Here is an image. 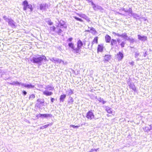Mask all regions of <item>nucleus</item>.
I'll return each mask as SVG.
<instances>
[{"label": "nucleus", "mask_w": 152, "mask_h": 152, "mask_svg": "<svg viewBox=\"0 0 152 152\" xmlns=\"http://www.w3.org/2000/svg\"><path fill=\"white\" fill-rule=\"evenodd\" d=\"M30 59L33 63L38 64V66H40L42 65V63L45 64L44 62L48 61L46 56L42 55H35L34 56L31 57Z\"/></svg>", "instance_id": "nucleus-1"}, {"label": "nucleus", "mask_w": 152, "mask_h": 152, "mask_svg": "<svg viewBox=\"0 0 152 152\" xmlns=\"http://www.w3.org/2000/svg\"><path fill=\"white\" fill-rule=\"evenodd\" d=\"M22 5L23 6V10L24 11H26L28 9H29L30 12H32L34 7L32 4L28 3L27 0H25L22 2Z\"/></svg>", "instance_id": "nucleus-2"}, {"label": "nucleus", "mask_w": 152, "mask_h": 152, "mask_svg": "<svg viewBox=\"0 0 152 152\" xmlns=\"http://www.w3.org/2000/svg\"><path fill=\"white\" fill-rule=\"evenodd\" d=\"M94 110H90L88 111V112L86 113V117L88 119L91 120L92 119H94L95 120H97L100 118L101 117L100 116L98 117H96L94 114Z\"/></svg>", "instance_id": "nucleus-3"}, {"label": "nucleus", "mask_w": 152, "mask_h": 152, "mask_svg": "<svg viewBox=\"0 0 152 152\" xmlns=\"http://www.w3.org/2000/svg\"><path fill=\"white\" fill-rule=\"evenodd\" d=\"M84 45L86 47V41L84 40L83 42L80 39H79L77 42V55L80 54V49L82 48V47Z\"/></svg>", "instance_id": "nucleus-4"}, {"label": "nucleus", "mask_w": 152, "mask_h": 152, "mask_svg": "<svg viewBox=\"0 0 152 152\" xmlns=\"http://www.w3.org/2000/svg\"><path fill=\"white\" fill-rule=\"evenodd\" d=\"M50 6L46 3H42L39 4V8L40 10L46 11L47 9H49Z\"/></svg>", "instance_id": "nucleus-5"}, {"label": "nucleus", "mask_w": 152, "mask_h": 152, "mask_svg": "<svg viewBox=\"0 0 152 152\" xmlns=\"http://www.w3.org/2000/svg\"><path fill=\"white\" fill-rule=\"evenodd\" d=\"M68 46L69 48H71L72 51L73 53L76 55H77V49L75 47L74 44L72 42H69L68 43Z\"/></svg>", "instance_id": "nucleus-6"}, {"label": "nucleus", "mask_w": 152, "mask_h": 152, "mask_svg": "<svg viewBox=\"0 0 152 152\" xmlns=\"http://www.w3.org/2000/svg\"><path fill=\"white\" fill-rule=\"evenodd\" d=\"M7 22L8 23V25L12 28H15L17 26L16 23L11 18H10L9 20Z\"/></svg>", "instance_id": "nucleus-7"}, {"label": "nucleus", "mask_w": 152, "mask_h": 152, "mask_svg": "<svg viewBox=\"0 0 152 152\" xmlns=\"http://www.w3.org/2000/svg\"><path fill=\"white\" fill-rule=\"evenodd\" d=\"M91 5L92 6V8L95 11H96L98 10H99L101 11L104 10L103 8L100 6L98 5L97 4H96L94 2L92 3Z\"/></svg>", "instance_id": "nucleus-8"}, {"label": "nucleus", "mask_w": 152, "mask_h": 152, "mask_svg": "<svg viewBox=\"0 0 152 152\" xmlns=\"http://www.w3.org/2000/svg\"><path fill=\"white\" fill-rule=\"evenodd\" d=\"M129 15L130 16H132L134 18L137 19V17H139L140 15L136 13H133L132 8L131 9L129 10Z\"/></svg>", "instance_id": "nucleus-9"}, {"label": "nucleus", "mask_w": 152, "mask_h": 152, "mask_svg": "<svg viewBox=\"0 0 152 152\" xmlns=\"http://www.w3.org/2000/svg\"><path fill=\"white\" fill-rule=\"evenodd\" d=\"M22 87L27 88H34L35 86L33 85L31 83H22Z\"/></svg>", "instance_id": "nucleus-10"}, {"label": "nucleus", "mask_w": 152, "mask_h": 152, "mask_svg": "<svg viewBox=\"0 0 152 152\" xmlns=\"http://www.w3.org/2000/svg\"><path fill=\"white\" fill-rule=\"evenodd\" d=\"M124 57V54L123 51H119L117 54V58L118 61H121Z\"/></svg>", "instance_id": "nucleus-11"}, {"label": "nucleus", "mask_w": 152, "mask_h": 152, "mask_svg": "<svg viewBox=\"0 0 152 152\" xmlns=\"http://www.w3.org/2000/svg\"><path fill=\"white\" fill-rule=\"evenodd\" d=\"M137 38L139 40L144 42L146 41L148 39L146 36L141 35L139 34L137 35Z\"/></svg>", "instance_id": "nucleus-12"}, {"label": "nucleus", "mask_w": 152, "mask_h": 152, "mask_svg": "<svg viewBox=\"0 0 152 152\" xmlns=\"http://www.w3.org/2000/svg\"><path fill=\"white\" fill-rule=\"evenodd\" d=\"M77 15L80 17L85 19L87 22H89L90 21V19L85 14H83L78 13Z\"/></svg>", "instance_id": "nucleus-13"}, {"label": "nucleus", "mask_w": 152, "mask_h": 152, "mask_svg": "<svg viewBox=\"0 0 152 152\" xmlns=\"http://www.w3.org/2000/svg\"><path fill=\"white\" fill-rule=\"evenodd\" d=\"M59 25H60V26L61 28H67L66 22L63 20H61L59 21V23L57 26H59Z\"/></svg>", "instance_id": "nucleus-14"}, {"label": "nucleus", "mask_w": 152, "mask_h": 152, "mask_svg": "<svg viewBox=\"0 0 152 152\" xmlns=\"http://www.w3.org/2000/svg\"><path fill=\"white\" fill-rule=\"evenodd\" d=\"M59 28V26H57V29L55 31V32H56L58 35H61L62 36H64V34H63V31L62 29Z\"/></svg>", "instance_id": "nucleus-15"}, {"label": "nucleus", "mask_w": 152, "mask_h": 152, "mask_svg": "<svg viewBox=\"0 0 152 152\" xmlns=\"http://www.w3.org/2000/svg\"><path fill=\"white\" fill-rule=\"evenodd\" d=\"M53 115L50 113L42 114V119H49L51 118Z\"/></svg>", "instance_id": "nucleus-16"}, {"label": "nucleus", "mask_w": 152, "mask_h": 152, "mask_svg": "<svg viewBox=\"0 0 152 152\" xmlns=\"http://www.w3.org/2000/svg\"><path fill=\"white\" fill-rule=\"evenodd\" d=\"M110 45L112 48H113L115 46L118 47L117 45V41L116 39H112L110 42Z\"/></svg>", "instance_id": "nucleus-17"}, {"label": "nucleus", "mask_w": 152, "mask_h": 152, "mask_svg": "<svg viewBox=\"0 0 152 152\" xmlns=\"http://www.w3.org/2000/svg\"><path fill=\"white\" fill-rule=\"evenodd\" d=\"M98 37H96L94 38V39L93 40L92 42V43H91L92 45H91V46H90V47H88V49L89 50H91V49H92L93 45L94 43H96V44L98 43Z\"/></svg>", "instance_id": "nucleus-18"}, {"label": "nucleus", "mask_w": 152, "mask_h": 152, "mask_svg": "<svg viewBox=\"0 0 152 152\" xmlns=\"http://www.w3.org/2000/svg\"><path fill=\"white\" fill-rule=\"evenodd\" d=\"M10 85H12L18 86H20V85L22 86V83L19 82L17 81H13L12 83H8Z\"/></svg>", "instance_id": "nucleus-19"}, {"label": "nucleus", "mask_w": 152, "mask_h": 152, "mask_svg": "<svg viewBox=\"0 0 152 152\" xmlns=\"http://www.w3.org/2000/svg\"><path fill=\"white\" fill-rule=\"evenodd\" d=\"M105 39L106 42L110 43L112 39L110 36L108 34H107L105 36Z\"/></svg>", "instance_id": "nucleus-20"}, {"label": "nucleus", "mask_w": 152, "mask_h": 152, "mask_svg": "<svg viewBox=\"0 0 152 152\" xmlns=\"http://www.w3.org/2000/svg\"><path fill=\"white\" fill-rule=\"evenodd\" d=\"M43 94L46 96H50L53 94V93L52 91H49L46 90L43 91Z\"/></svg>", "instance_id": "nucleus-21"}, {"label": "nucleus", "mask_w": 152, "mask_h": 152, "mask_svg": "<svg viewBox=\"0 0 152 152\" xmlns=\"http://www.w3.org/2000/svg\"><path fill=\"white\" fill-rule=\"evenodd\" d=\"M104 47L103 45H99L98 46L97 51V52H102L103 50Z\"/></svg>", "instance_id": "nucleus-22"}, {"label": "nucleus", "mask_w": 152, "mask_h": 152, "mask_svg": "<svg viewBox=\"0 0 152 152\" xmlns=\"http://www.w3.org/2000/svg\"><path fill=\"white\" fill-rule=\"evenodd\" d=\"M121 37L125 39L126 40H128L129 39V37L128 36L126 33L124 32L121 34Z\"/></svg>", "instance_id": "nucleus-23"}, {"label": "nucleus", "mask_w": 152, "mask_h": 152, "mask_svg": "<svg viewBox=\"0 0 152 152\" xmlns=\"http://www.w3.org/2000/svg\"><path fill=\"white\" fill-rule=\"evenodd\" d=\"M66 97V95L65 94H63L61 95L60 97L59 101L60 102H63L65 99Z\"/></svg>", "instance_id": "nucleus-24"}, {"label": "nucleus", "mask_w": 152, "mask_h": 152, "mask_svg": "<svg viewBox=\"0 0 152 152\" xmlns=\"http://www.w3.org/2000/svg\"><path fill=\"white\" fill-rule=\"evenodd\" d=\"M129 88L132 89L133 91L135 92L136 89L135 85L132 83H130L129 85Z\"/></svg>", "instance_id": "nucleus-25"}, {"label": "nucleus", "mask_w": 152, "mask_h": 152, "mask_svg": "<svg viewBox=\"0 0 152 152\" xmlns=\"http://www.w3.org/2000/svg\"><path fill=\"white\" fill-rule=\"evenodd\" d=\"M105 110L107 112L109 113H112V109L109 107L106 106L105 107Z\"/></svg>", "instance_id": "nucleus-26"}, {"label": "nucleus", "mask_w": 152, "mask_h": 152, "mask_svg": "<svg viewBox=\"0 0 152 152\" xmlns=\"http://www.w3.org/2000/svg\"><path fill=\"white\" fill-rule=\"evenodd\" d=\"M45 88L47 90L52 91L54 89V87L50 85L46 86Z\"/></svg>", "instance_id": "nucleus-27"}, {"label": "nucleus", "mask_w": 152, "mask_h": 152, "mask_svg": "<svg viewBox=\"0 0 152 152\" xmlns=\"http://www.w3.org/2000/svg\"><path fill=\"white\" fill-rule=\"evenodd\" d=\"M104 58L105 61H108L111 58V56L109 55H105L104 56Z\"/></svg>", "instance_id": "nucleus-28"}, {"label": "nucleus", "mask_w": 152, "mask_h": 152, "mask_svg": "<svg viewBox=\"0 0 152 152\" xmlns=\"http://www.w3.org/2000/svg\"><path fill=\"white\" fill-rule=\"evenodd\" d=\"M53 124V123L52 122L47 124L43 126L40 127V129H43L48 127L49 126H51Z\"/></svg>", "instance_id": "nucleus-29"}, {"label": "nucleus", "mask_w": 152, "mask_h": 152, "mask_svg": "<svg viewBox=\"0 0 152 152\" xmlns=\"http://www.w3.org/2000/svg\"><path fill=\"white\" fill-rule=\"evenodd\" d=\"M37 102H39V104H42V105L44 106L43 104L44 103L45 101L43 99L42 100L40 99H37Z\"/></svg>", "instance_id": "nucleus-30"}, {"label": "nucleus", "mask_w": 152, "mask_h": 152, "mask_svg": "<svg viewBox=\"0 0 152 152\" xmlns=\"http://www.w3.org/2000/svg\"><path fill=\"white\" fill-rule=\"evenodd\" d=\"M127 41H129V42H130V45H133L134 44V42H135V40L132 37L130 38V37L129 38V39Z\"/></svg>", "instance_id": "nucleus-31"}, {"label": "nucleus", "mask_w": 152, "mask_h": 152, "mask_svg": "<svg viewBox=\"0 0 152 152\" xmlns=\"http://www.w3.org/2000/svg\"><path fill=\"white\" fill-rule=\"evenodd\" d=\"M90 31L91 33L93 34H95L97 32L95 29L92 27H90Z\"/></svg>", "instance_id": "nucleus-32"}, {"label": "nucleus", "mask_w": 152, "mask_h": 152, "mask_svg": "<svg viewBox=\"0 0 152 152\" xmlns=\"http://www.w3.org/2000/svg\"><path fill=\"white\" fill-rule=\"evenodd\" d=\"M74 101V100L73 98L72 97L70 96L69 98V101L68 102V104H70V103L72 104L73 103Z\"/></svg>", "instance_id": "nucleus-33"}, {"label": "nucleus", "mask_w": 152, "mask_h": 152, "mask_svg": "<svg viewBox=\"0 0 152 152\" xmlns=\"http://www.w3.org/2000/svg\"><path fill=\"white\" fill-rule=\"evenodd\" d=\"M97 100L100 102H102L103 104H104L106 102L104 101V99L103 98H102L101 97H99L98 98Z\"/></svg>", "instance_id": "nucleus-34"}, {"label": "nucleus", "mask_w": 152, "mask_h": 152, "mask_svg": "<svg viewBox=\"0 0 152 152\" xmlns=\"http://www.w3.org/2000/svg\"><path fill=\"white\" fill-rule=\"evenodd\" d=\"M131 7H129V8L128 9L126 10L123 7H121V8L120 10H122L124 11L125 12L128 13H129V9H131Z\"/></svg>", "instance_id": "nucleus-35"}, {"label": "nucleus", "mask_w": 152, "mask_h": 152, "mask_svg": "<svg viewBox=\"0 0 152 152\" xmlns=\"http://www.w3.org/2000/svg\"><path fill=\"white\" fill-rule=\"evenodd\" d=\"M35 97V95L34 94H31L29 95V99L30 100H32Z\"/></svg>", "instance_id": "nucleus-36"}, {"label": "nucleus", "mask_w": 152, "mask_h": 152, "mask_svg": "<svg viewBox=\"0 0 152 152\" xmlns=\"http://www.w3.org/2000/svg\"><path fill=\"white\" fill-rule=\"evenodd\" d=\"M74 19L77 21H80L81 22H83V20L77 16H74Z\"/></svg>", "instance_id": "nucleus-37"}, {"label": "nucleus", "mask_w": 152, "mask_h": 152, "mask_svg": "<svg viewBox=\"0 0 152 152\" xmlns=\"http://www.w3.org/2000/svg\"><path fill=\"white\" fill-rule=\"evenodd\" d=\"M3 18L6 22H7L10 19V18H8L5 15L3 16Z\"/></svg>", "instance_id": "nucleus-38"}, {"label": "nucleus", "mask_w": 152, "mask_h": 152, "mask_svg": "<svg viewBox=\"0 0 152 152\" xmlns=\"http://www.w3.org/2000/svg\"><path fill=\"white\" fill-rule=\"evenodd\" d=\"M36 117H37V119L39 118H42V114L39 113L37 114L36 115Z\"/></svg>", "instance_id": "nucleus-39"}, {"label": "nucleus", "mask_w": 152, "mask_h": 152, "mask_svg": "<svg viewBox=\"0 0 152 152\" xmlns=\"http://www.w3.org/2000/svg\"><path fill=\"white\" fill-rule=\"evenodd\" d=\"M57 28V27H56L54 26H52L50 27V29L51 30L53 31H54L56 30V29Z\"/></svg>", "instance_id": "nucleus-40"}, {"label": "nucleus", "mask_w": 152, "mask_h": 152, "mask_svg": "<svg viewBox=\"0 0 152 152\" xmlns=\"http://www.w3.org/2000/svg\"><path fill=\"white\" fill-rule=\"evenodd\" d=\"M46 22L48 24L49 26H51L53 24V23L51 21V20H48Z\"/></svg>", "instance_id": "nucleus-41"}, {"label": "nucleus", "mask_w": 152, "mask_h": 152, "mask_svg": "<svg viewBox=\"0 0 152 152\" xmlns=\"http://www.w3.org/2000/svg\"><path fill=\"white\" fill-rule=\"evenodd\" d=\"M73 39V38L72 37H70L67 39L66 40V41L67 42H72V41Z\"/></svg>", "instance_id": "nucleus-42"}, {"label": "nucleus", "mask_w": 152, "mask_h": 152, "mask_svg": "<svg viewBox=\"0 0 152 152\" xmlns=\"http://www.w3.org/2000/svg\"><path fill=\"white\" fill-rule=\"evenodd\" d=\"M112 34L114 35L115 36H118V37H121V34H120L118 33H115L114 32H112Z\"/></svg>", "instance_id": "nucleus-43"}, {"label": "nucleus", "mask_w": 152, "mask_h": 152, "mask_svg": "<svg viewBox=\"0 0 152 152\" xmlns=\"http://www.w3.org/2000/svg\"><path fill=\"white\" fill-rule=\"evenodd\" d=\"M125 43H126L124 41L121 42V43L120 44V45L122 48H123L124 47Z\"/></svg>", "instance_id": "nucleus-44"}, {"label": "nucleus", "mask_w": 152, "mask_h": 152, "mask_svg": "<svg viewBox=\"0 0 152 152\" xmlns=\"http://www.w3.org/2000/svg\"><path fill=\"white\" fill-rule=\"evenodd\" d=\"M144 130L145 132H147L148 131H150V128L148 127H145L144 129Z\"/></svg>", "instance_id": "nucleus-45"}, {"label": "nucleus", "mask_w": 152, "mask_h": 152, "mask_svg": "<svg viewBox=\"0 0 152 152\" xmlns=\"http://www.w3.org/2000/svg\"><path fill=\"white\" fill-rule=\"evenodd\" d=\"M69 93L68 94V95H71L74 93L73 90H71V89L68 91Z\"/></svg>", "instance_id": "nucleus-46"}, {"label": "nucleus", "mask_w": 152, "mask_h": 152, "mask_svg": "<svg viewBox=\"0 0 152 152\" xmlns=\"http://www.w3.org/2000/svg\"><path fill=\"white\" fill-rule=\"evenodd\" d=\"M71 127H72L74 129H77L79 127V126H75V125H70Z\"/></svg>", "instance_id": "nucleus-47"}, {"label": "nucleus", "mask_w": 152, "mask_h": 152, "mask_svg": "<svg viewBox=\"0 0 152 152\" xmlns=\"http://www.w3.org/2000/svg\"><path fill=\"white\" fill-rule=\"evenodd\" d=\"M140 53L138 52H136L135 53V58H137L139 55Z\"/></svg>", "instance_id": "nucleus-48"}, {"label": "nucleus", "mask_w": 152, "mask_h": 152, "mask_svg": "<svg viewBox=\"0 0 152 152\" xmlns=\"http://www.w3.org/2000/svg\"><path fill=\"white\" fill-rule=\"evenodd\" d=\"M22 94L24 96H25L27 94V92L26 91L23 90L22 92Z\"/></svg>", "instance_id": "nucleus-49"}, {"label": "nucleus", "mask_w": 152, "mask_h": 152, "mask_svg": "<svg viewBox=\"0 0 152 152\" xmlns=\"http://www.w3.org/2000/svg\"><path fill=\"white\" fill-rule=\"evenodd\" d=\"M55 100V99L52 97H50V102L51 104L53 103L54 102Z\"/></svg>", "instance_id": "nucleus-50"}, {"label": "nucleus", "mask_w": 152, "mask_h": 152, "mask_svg": "<svg viewBox=\"0 0 152 152\" xmlns=\"http://www.w3.org/2000/svg\"><path fill=\"white\" fill-rule=\"evenodd\" d=\"M63 61L61 59H60L59 58H58L57 60V61L56 63H60L61 62Z\"/></svg>", "instance_id": "nucleus-51"}, {"label": "nucleus", "mask_w": 152, "mask_h": 152, "mask_svg": "<svg viewBox=\"0 0 152 152\" xmlns=\"http://www.w3.org/2000/svg\"><path fill=\"white\" fill-rule=\"evenodd\" d=\"M143 56L144 57H146L147 55V51H145L143 52Z\"/></svg>", "instance_id": "nucleus-52"}, {"label": "nucleus", "mask_w": 152, "mask_h": 152, "mask_svg": "<svg viewBox=\"0 0 152 152\" xmlns=\"http://www.w3.org/2000/svg\"><path fill=\"white\" fill-rule=\"evenodd\" d=\"M87 43V48H88V47H89V45H90V42L89 41H86V44Z\"/></svg>", "instance_id": "nucleus-53"}, {"label": "nucleus", "mask_w": 152, "mask_h": 152, "mask_svg": "<svg viewBox=\"0 0 152 152\" xmlns=\"http://www.w3.org/2000/svg\"><path fill=\"white\" fill-rule=\"evenodd\" d=\"M55 58H50V61H52V62H54V60H55Z\"/></svg>", "instance_id": "nucleus-54"}, {"label": "nucleus", "mask_w": 152, "mask_h": 152, "mask_svg": "<svg viewBox=\"0 0 152 152\" xmlns=\"http://www.w3.org/2000/svg\"><path fill=\"white\" fill-rule=\"evenodd\" d=\"M86 1H87L88 3H91V4L92 3H93L94 2L92 0H86Z\"/></svg>", "instance_id": "nucleus-55"}, {"label": "nucleus", "mask_w": 152, "mask_h": 152, "mask_svg": "<svg viewBox=\"0 0 152 152\" xmlns=\"http://www.w3.org/2000/svg\"><path fill=\"white\" fill-rule=\"evenodd\" d=\"M116 40L117 41V42H118V43H119L121 42V40L119 38H117Z\"/></svg>", "instance_id": "nucleus-56"}, {"label": "nucleus", "mask_w": 152, "mask_h": 152, "mask_svg": "<svg viewBox=\"0 0 152 152\" xmlns=\"http://www.w3.org/2000/svg\"><path fill=\"white\" fill-rule=\"evenodd\" d=\"M129 64L131 65H132V66H133L134 65V62L133 61H132V62H130L129 63Z\"/></svg>", "instance_id": "nucleus-57"}, {"label": "nucleus", "mask_w": 152, "mask_h": 152, "mask_svg": "<svg viewBox=\"0 0 152 152\" xmlns=\"http://www.w3.org/2000/svg\"><path fill=\"white\" fill-rule=\"evenodd\" d=\"M141 18L142 19H143L144 21H145L147 20V19L144 17H142Z\"/></svg>", "instance_id": "nucleus-58"}, {"label": "nucleus", "mask_w": 152, "mask_h": 152, "mask_svg": "<svg viewBox=\"0 0 152 152\" xmlns=\"http://www.w3.org/2000/svg\"><path fill=\"white\" fill-rule=\"evenodd\" d=\"M94 149H91L89 152H93L94 151Z\"/></svg>", "instance_id": "nucleus-59"}, {"label": "nucleus", "mask_w": 152, "mask_h": 152, "mask_svg": "<svg viewBox=\"0 0 152 152\" xmlns=\"http://www.w3.org/2000/svg\"><path fill=\"white\" fill-rule=\"evenodd\" d=\"M57 58H55V60H54V63H56L57 62Z\"/></svg>", "instance_id": "nucleus-60"}, {"label": "nucleus", "mask_w": 152, "mask_h": 152, "mask_svg": "<svg viewBox=\"0 0 152 152\" xmlns=\"http://www.w3.org/2000/svg\"><path fill=\"white\" fill-rule=\"evenodd\" d=\"M149 126H150V130H152V125H150Z\"/></svg>", "instance_id": "nucleus-61"}, {"label": "nucleus", "mask_w": 152, "mask_h": 152, "mask_svg": "<svg viewBox=\"0 0 152 152\" xmlns=\"http://www.w3.org/2000/svg\"><path fill=\"white\" fill-rule=\"evenodd\" d=\"M94 149L95 150L94 151H95L96 152H97L98 151V149H99V148H98L97 149Z\"/></svg>", "instance_id": "nucleus-62"}, {"label": "nucleus", "mask_w": 152, "mask_h": 152, "mask_svg": "<svg viewBox=\"0 0 152 152\" xmlns=\"http://www.w3.org/2000/svg\"><path fill=\"white\" fill-rule=\"evenodd\" d=\"M86 31L91 33L90 30H86Z\"/></svg>", "instance_id": "nucleus-63"}, {"label": "nucleus", "mask_w": 152, "mask_h": 152, "mask_svg": "<svg viewBox=\"0 0 152 152\" xmlns=\"http://www.w3.org/2000/svg\"><path fill=\"white\" fill-rule=\"evenodd\" d=\"M140 60V59L139 58H137V59H136V61H139V60Z\"/></svg>", "instance_id": "nucleus-64"}]
</instances>
